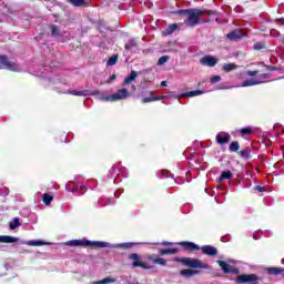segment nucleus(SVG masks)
<instances>
[{
    "instance_id": "30",
    "label": "nucleus",
    "mask_w": 284,
    "mask_h": 284,
    "mask_svg": "<svg viewBox=\"0 0 284 284\" xmlns=\"http://www.w3.org/2000/svg\"><path fill=\"white\" fill-rule=\"evenodd\" d=\"M116 61H119V58L116 55H113L109 59L108 65H115Z\"/></svg>"
},
{
    "instance_id": "44",
    "label": "nucleus",
    "mask_w": 284,
    "mask_h": 284,
    "mask_svg": "<svg viewBox=\"0 0 284 284\" xmlns=\"http://www.w3.org/2000/svg\"><path fill=\"white\" fill-rule=\"evenodd\" d=\"M161 85H162L163 88H165V87H168V82H166V81H162V82H161Z\"/></svg>"
},
{
    "instance_id": "37",
    "label": "nucleus",
    "mask_w": 284,
    "mask_h": 284,
    "mask_svg": "<svg viewBox=\"0 0 284 284\" xmlns=\"http://www.w3.org/2000/svg\"><path fill=\"white\" fill-rule=\"evenodd\" d=\"M156 99H158V98H154V97H152V98H144V99L142 100V103H150V102H152V101H156Z\"/></svg>"
},
{
    "instance_id": "11",
    "label": "nucleus",
    "mask_w": 284,
    "mask_h": 284,
    "mask_svg": "<svg viewBox=\"0 0 284 284\" xmlns=\"http://www.w3.org/2000/svg\"><path fill=\"white\" fill-rule=\"evenodd\" d=\"M19 237L10 236V235H0V243H17Z\"/></svg>"
},
{
    "instance_id": "10",
    "label": "nucleus",
    "mask_w": 284,
    "mask_h": 284,
    "mask_svg": "<svg viewBox=\"0 0 284 284\" xmlns=\"http://www.w3.org/2000/svg\"><path fill=\"white\" fill-rule=\"evenodd\" d=\"M216 141L220 145H225V143H230V134L225 132H220L216 135Z\"/></svg>"
},
{
    "instance_id": "6",
    "label": "nucleus",
    "mask_w": 284,
    "mask_h": 284,
    "mask_svg": "<svg viewBox=\"0 0 284 284\" xmlns=\"http://www.w3.org/2000/svg\"><path fill=\"white\" fill-rule=\"evenodd\" d=\"M201 65H206L209 68H214V65H216V63H219V59L212 55H204L201 60H200Z\"/></svg>"
},
{
    "instance_id": "36",
    "label": "nucleus",
    "mask_w": 284,
    "mask_h": 284,
    "mask_svg": "<svg viewBox=\"0 0 284 284\" xmlns=\"http://www.w3.org/2000/svg\"><path fill=\"white\" fill-rule=\"evenodd\" d=\"M221 81V75H214L211 78V83H219Z\"/></svg>"
},
{
    "instance_id": "1",
    "label": "nucleus",
    "mask_w": 284,
    "mask_h": 284,
    "mask_svg": "<svg viewBox=\"0 0 284 284\" xmlns=\"http://www.w3.org/2000/svg\"><path fill=\"white\" fill-rule=\"evenodd\" d=\"M179 14H182V17H184L185 26H189L190 28H194V26H199V21L201 17L205 14V11L200 9H189V10L179 11Z\"/></svg>"
},
{
    "instance_id": "41",
    "label": "nucleus",
    "mask_w": 284,
    "mask_h": 284,
    "mask_svg": "<svg viewBox=\"0 0 284 284\" xmlns=\"http://www.w3.org/2000/svg\"><path fill=\"white\" fill-rule=\"evenodd\" d=\"M276 23H278V26H284V18L277 19Z\"/></svg>"
},
{
    "instance_id": "21",
    "label": "nucleus",
    "mask_w": 284,
    "mask_h": 284,
    "mask_svg": "<svg viewBox=\"0 0 284 284\" xmlns=\"http://www.w3.org/2000/svg\"><path fill=\"white\" fill-rule=\"evenodd\" d=\"M42 199H43V203H45L47 205H50L54 197H52V195L45 193V194H43Z\"/></svg>"
},
{
    "instance_id": "29",
    "label": "nucleus",
    "mask_w": 284,
    "mask_h": 284,
    "mask_svg": "<svg viewBox=\"0 0 284 284\" xmlns=\"http://www.w3.org/2000/svg\"><path fill=\"white\" fill-rule=\"evenodd\" d=\"M134 45H136V41H135V40H130V41L125 44V49H126V50H132V48H134Z\"/></svg>"
},
{
    "instance_id": "25",
    "label": "nucleus",
    "mask_w": 284,
    "mask_h": 284,
    "mask_svg": "<svg viewBox=\"0 0 284 284\" xmlns=\"http://www.w3.org/2000/svg\"><path fill=\"white\" fill-rule=\"evenodd\" d=\"M21 223L19 222V219H14L12 222H10V230H17Z\"/></svg>"
},
{
    "instance_id": "48",
    "label": "nucleus",
    "mask_w": 284,
    "mask_h": 284,
    "mask_svg": "<svg viewBox=\"0 0 284 284\" xmlns=\"http://www.w3.org/2000/svg\"><path fill=\"white\" fill-rule=\"evenodd\" d=\"M164 245H172L171 243H164Z\"/></svg>"
},
{
    "instance_id": "12",
    "label": "nucleus",
    "mask_w": 284,
    "mask_h": 284,
    "mask_svg": "<svg viewBox=\"0 0 284 284\" xmlns=\"http://www.w3.org/2000/svg\"><path fill=\"white\" fill-rule=\"evenodd\" d=\"M203 254H207L209 256H216V248L211 245H206L202 247Z\"/></svg>"
},
{
    "instance_id": "13",
    "label": "nucleus",
    "mask_w": 284,
    "mask_h": 284,
    "mask_svg": "<svg viewBox=\"0 0 284 284\" xmlns=\"http://www.w3.org/2000/svg\"><path fill=\"white\" fill-rule=\"evenodd\" d=\"M241 37H243V31L241 30H234L227 34V39H231L232 41H236V39H241Z\"/></svg>"
},
{
    "instance_id": "18",
    "label": "nucleus",
    "mask_w": 284,
    "mask_h": 284,
    "mask_svg": "<svg viewBox=\"0 0 284 284\" xmlns=\"http://www.w3.org/2000/svg\"><path fill=\"white\" fill-rule=\"evenodd\" d=\"M185 250H199V246L192 242H182L180 243Z\"/></svg>"
},
{
    "instance_id": "16",
    "label": "nucleus",
    "mask_w": 284,
    "mask_h": 284,
    "mask_svg": "<svg viewBox=\"0 0 284 284\" xmlns=\"http://www.w3.org/2000/svg\"><path fill=\"white\" fill-rule=\"evenodd\" d=\"M136 77H139L136 71H132L131 74L124 79V85H130V83H132V81H134V79H136Z\"/></svg>"
},
{
    "instance_id": "38",
    "label": "nucleus",
    "mask_w": 284,
    "mask_h": 284,
    "mask_svg": "<svg viewBox=\"0 0 284 284\" xmlns=\"http://www.w3.org/2000/svg\"><path fill=\"white\" fill-rule=\"evenodd\" d=\"M241 134H252V129L251 128L242 129Z\"/></svg>"
},
{
    "instance_id": "47",
    "label": "nucleus",
    "mask_w": 284,
    "mask_h": 284,
    "mask_svg": "<svg viewBox=\"0 0 284 284\" xmlns=\"http://www.w3.org/2000/svg\"><path fill=\"white\" fill-rule=\"evenodd\" d=\"M253 239L256 241L258 237H256V234L253 235Z\"/></svg>"
},
{
    "instance_id": "14",
    "label": "nucleus",
    "mask_w": 284,
    "mask_h": 284,
    "mask_svg": "<svg viewBox=\"0 0 284 284\" xmlns=\"http://www.w3.org/2000/svg\"><path fill=\"white\" fill-rule=\"evenodd\" d=\"M181 276H184L185 278H190L191 276H194L195 274H199V271H194V270H182L180 272Z\"/></svg>"
},
{
    "instance_id": "3",
    "label": "nucleus",
    "mask_w": 284,
    "mask_h": 284,
    "mask_svg": "<svg viewBox=\"0 0 284 284\" xmlns=\"http://www.w3.org/2000/svg\"><path fill=\"white\" fill-rule=\"evenodd\" d=\"M130 97V92L128 89H120L116 93H113L111 95H104L102 97V101H123L124 99H128Z\"/></svg>"
},
{
    "instance_id": "43",
    "label": "nucleus",
    "mask_w": 284,
    "mask_h": 284,
    "mask_svg": "<svg viewBox=\"0 0 284 284\" xmlns=\"http://www.w3.org/2000/svg\"><path fill=\"white\" fill-rule=\"evenodd\" d=\"M165 98H166L165 95L154 97V99H156V101H161V100H163Z\"/></svg>"
},
{
    "instance_id": "26",
    "label": "nucleus",
    "mask_w": 284,
    "mask_h": 284,
    "mask_svg": "<svg viewBox=\"0 0 284 284\" xmlns=\"http://www.w3.org/2000/svg\"><path fill=\"white\" fill-rule=\"evenodd\" d=\"M170 61V58L168 55H163L159 59L158 65H164V63H168Z\"/></svg>"
},
{
    "instance_id": "27",
    "label": "nucleus",
    "mask_w": 284,
    "mask_h": 284,
    "mask_svg": "<svg viewBox=\"0 0 284 284\" xmlns=\"http://www.w3.org/2000/svg\"><path fill=\"white\" fill-rule=\"evenodd\" d=\"M239 142H232L230 145V151L231 152H239Z\"/></svg>"
},
{
    "instance_id": "32",
    "label": "nucleus",
    "mask_w": 284,
    "mask_h": 284,
    "mask_svg": "<svg viewBox=\"0 0 284 284\" xmlns=\"http://www.w3.org/2000/svg\"><path fill=\"white\" fill-rule=\"evenodd\" d=\"M161 254H176V248L162 250Z\"/></svg>"
},
{
    "instance_id": "20",
    "label": "nucleus",
    "mask_w": 284,
    "mask_h": 284,
    "mask_svg": "<svg viewBox=\"0 0 284 284\" xmlns=\"http://www.w3.org/2000/svg\"><path fill=\"white\" fill-rule=\"evenodd\" d=\"M236 68L239 67L234 63H229L223 65L224 72H232V70H236Z\"/></svg>"
},
{
    "instance_id": "42",
    "label": "nucleus",
    "mask_w": 284,
    "mask_h": 284,
    "mask_svg": "<svg viewBox=\"0 0 284 284\" xmlns=\"http://www.w3.org/2000/svg\"><path fill=\"white\" fill-rule=\"evenodd\" d=\"M247 154H250L247 150L241 151V156H247Z\"/></svg>"
},
{
    "instance_id": "35",
    "label": "nucleus",
    "mask_w": 284,
    "mask_h": 284,
    "mask_svg": "<svg viewBox=\"0 0 284 284\" xmlns=\"http://www.w3.org/2000/svg\"><path fill=\"white\" fill-rule=\"evenodd\" d=\"M70 94H73L74 97H83V91L72 90Z\"/></svg>"
},
{
    "instance_id": "28",
    "label": "nucleus",
    "mask_w": 284,
    "mask_h": 284,
    "mask_svg": "<svg viewBox=\"0 0 284 284\" xmlns=\"http://www.w3.org/2000/svg\"><path fill=\"white\" fill-rule=\"evenodd\" d=\"M26 245L39 246V245H43V242H41V241H28V242H26Z\"/></svg>"
},
{
    "instance_id": "22",
    "label": "nucleus",
    "mask_w": 284,
    "mask_h": 284,
    "mask_svg": "<svg viewBox=\"0 0 284 284\" xmlns=\"http://www.w3.org/2000/svg\"><path fill=\"white\" fill-rule=\"evenodd\" d=\"M258 83H261V82L254 81V80H246V81H244V82L242 83V87H243V88H247V87H250V85H258Z\"/></svg>"
},
{
    "instance_id": "8",
    "label": "nucleus",
    "mask_w": 284,
    "mask_h": 284,
    "mask_svg": "<svg viewBox=\"0 0 284 284\" xmlns=\"http://www.w3.org/2000/svg\"><path fill=\"white\" fill-rule=\"evenodd\" d=\"M131 261H133V267H143L144 270H150L151 266L146 265L141 261V257L133 253L130 255Z\"/></svg>"
},
{
    "instance_id": "31",
    "label": "nucleus",
    "mask_w": 284,
    "mask_h": 284,
    "mask_svg": "<svg viewBox=\"0 0 284 284\" xmlns=\"http://www.w3.org/2000/svg\"><path fill=\"white\" fill-rule=\"evenodd\" d=\"M153 263H156L158 265H165L168 262L165 261V258L159 257L154 258Z\"/></svg>"
},
{
    "instance_id": "33",
    "label": "nucleus",
    "mask_w": 284,
    "mask_h": 284,
    "mask_svg": "<svg viewBox=\"0 0 284 284\" xmlns=\"http://www.w3.org/2000/svg\"><path fill=\"white\" fill-rule=\"evenodd\" d=\"M268 274H281V268H276V267L268 268Z\"/></svg>"
},
{
    "instance_id": "4",
    "label": "nucleus",
    "mask_w": 284,
    "mask_h": 284,
    "mask_svg": "<svg viewBox=\"0 0 284 284\" xmlns=\"http://www.w3.org/2000/svg\"><path fill=\"white\" fill-rule=\"evenodd\" d=\"M0 70H11L12 72H19V67L14 62L8 61V58L0 55Z\"/></svg>"
},
{
    "instance_id": "19",
    "label": "nucleus",
    "mask_w": 284,
    "mask_h": 284,
    "mask_svg": "<svg viewBox=\"0 0 284 284\" xmlns=\"http://www.w3.org/2000/svg\"><path fill=\"white\" fill-rule=\"evenodd\" d=\"M110 283H116V280L112 278V277H105V278H103L101 281L93 282L91 284H110Z\"/></svg>"
},
{
    "instance_id": "9",
    "label": "nucleus",
    "mask_w": 284,
    "mask_h": 284,
    "mask_svg": "<svg viewBox=\"0 0 284 284\" xmlns=\"http://www.w3.org/2000/svg\"><path fill=\"white\" fill-rule=\"evenodd\" d=\"M217 264L220 265V267H222L224 274H239V270L230 266V264L223 262V261H217Z\"/></svg>"
},
{
    "instance_id": "34",
    "label": "nucleus",
    "mask_w": 284,
    "mask_h": 284,
    "mask_svg": "<svg viewBox=\"0 0 284 284\" xmlns=\"http://www.w3.org/2000/svg\"><path fill=\"white\" fill-rule=\"evenodd\" d=\"M52 37H59V29L57 27H51Z\"/></svg>"
},
{
    "instance_id": "39",
    "label": "nucleus",
    "mask_w": 284,
    "mask_h": 284,
    "mask_svg": "<svg viewBox=\"0 0 284 284\" xmlns=\"http://www.w3.org/2000/svg\"><path fill=\"white\" fill-rule=\"evenodd\" d=\"M248 77H256V74H258V72L256 71H247Z\"/></svg>"
},
{
    "instance_id": "45",
    "label": "nucleus",
    "mask_w": 284,
    "mask_h": 284,
    "mask_svg": "<svg viewBox=\"0 0 284 284\" xmlns=\"http://www.w3.org/2000/svg\"><path fill=\"white\" fill-rule=\"evenodd\" d=\"M77 190H79V185H75L72 192H77Z\"/></svg>"
},
{
    "instance_id": "23",
    "label": "nucleus",
    "mask_w": 284,
    "mask_h": 284,
    "mask_svg": "<svg viewBox=\"0 0 284 284\" xmlns=\"http://www.w3.org/2000/svg\"><path fill=\"white\" fill-rule=\"evenodd\" d=\"M227 179H232V172H230V171L222 172L220 181H225Z\"/></svg>"
},
{
    "instance_id": "5",
    "label": "nucleus",
    "mask_w": 284,
    "mask_h": 284,
    "mask_svg": "<svg viewBox=\"0 0 284 284\" xmlns=\"http://www.w3.org/2000/svg\"><path fill=\"white\" fill-rule=\"evenodd\" d=\"M180 262L183 263L184 265H186V267H199L202 270H205L207 267V264H204L199 260H194V258H190V257L182 258V260H180Z\"/></svg>"
},
{
    "instance_id": "7",
    "label": "nucleus",
    "mask_w": 284,
    "mask_h": 284,
    "mask_svg": "<svg viewBox=\"0 0 284 284\" xmlns=\"http://www.w3.org/2000/svg\"><path fill=\"white\" fill-rule=\"evenodd\" d=\"M256 281H258V277H256L255 274L250 275H240L236 278L237 283H248V284H256Z\"/></svg>"
},
{
    "instance_id": "17",
    "label": "nucleus",
    "mask_w": 284,
    "mask_h": 284,
    "mask_svg": "<svg viewBox=\"0 0 284 284\" xmlns=\"http://www.w3.org/2000/svg\"><path fill=\"white\" fill-rule=\"evenodd\" d=\"M179 28L178 24H171L164 31H163V36L168 37V34H172L176 29Z\"/></svg>"
},
{
    "instance_id": "2",
    "label": "nucleus",
    "mask_w": 284,
    "mask_h": 284,
    "mask_svg": "<svg viewBox=\"0 0 284 284\" xmlns=\"http://www.w3.org/2000/svg\"><path fill=\"white\" fill-rule=\"evenodd\" d=\"M71 246H84V247H108V243L99 241H88V240H73L68 242Z\"/></svg>"
},
{
    "instance_id": "15",
    "label": "nucleus",
    "mask_w": 284,
    "mask_h": 284,
    "mask_svg": "<svg viewBox=\"0 0 284 284\" xmlns=\"http://www.w3.org/2000/svg\"><path fill=\"white\" fill-rule=\"evenodd\" d=\"M201 94H205V91L203 90L190 91V92L183 93L181 97L192 98V97H201Z\"/></svg>"
},
{
    "instance_id": "24",
    "label": "nucleus",
    "mask_w": 284,
    "mask_h": 284,
    "mask_svg": "<svg viewBox=\"0 0 284 284\" xmlns=\"http://www.w3.org/2000/svg\"><path fill=\"white\" fill-rule=\"evenodd\" d=\"M68 1H69V3H71L72 6H75V7L85 6L84 0H68Z\"/></svg>"
},
{
    "instance_id": "46",
    "label": "nucleus",
    "mask_w": 284,
    "mask_h": 284,
    "mask_svg": "<svg viewBox=\"0 0 284 284\" xmlns=\"http://www.w3.org/2000/svg\"><path fill=\"white\" fill-rule=\"evenodd\" d=\"M80 190H82L81 192L83 194V192L85 191V187L84 186H80Z\"/></svg>"
},
{
    "instance_id": "40",
    "label": "nucleus",
    "mask_w": 284,
    "mask_h": 284,
    "mask_svg": "<svg viewBox=\"0 0 284 284\" xmlns=\"http://www.w3.org/2000/svg\"><path fill=\"white\" fill-rule=\"evenodd\" d=\"M115 79H116V74H112L108 80V83H112V81H115Z\"/></svg>"
}]
</instances>
